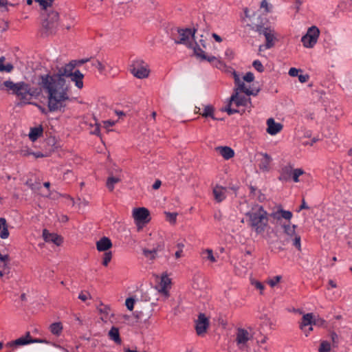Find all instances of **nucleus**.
Here are the masks:
<instances>
[{
  "mask_svg": "<svg viewBox=\"0 0 352 352\" xmlns=\"http://www.w3.org/2000/svg\"><path fill=\"white\" fill-rule=\"evenodd\" d=\"M206 37L195 33L188 47L192 50L194 55L200 61H207L214 65L216 67L221 65L222 63L218 57L208 54L206 52Z\"/></svg>",
  "mask_w": 352,
  "mask_h": 352,
  "instance_id": "nucleus-3",
  "label": "nucleus"
},
{
  "mask_svg": "<svg viewBox=\"0 0 352 352\" xmlns=\"http://www.w3.org/2000/svg\"><path fill=\"white\" fill-rule=\"evenodd\" d=\"M227 189L221 186H215L213 188L212 193L214 198L217 202H221L226 197Z\"/></svg>",
  "mask_w": 352,
  "mask_h": 352,
  "instance_id": "nucleus-25",
  "label": "nucleus"
},
{
  "mask_svg": "<svg viewBox=\"0 0 352 352\" xmlns=\"http://www.w3.org/2000/svg\"><path fill=\"white\" fill-rule=\"evenodd\" d=\"M164 214L166 217V220L169 222L170 224L175 225L177 221V212H164Z\"/></svg>",
  "mask_w": 352,
  "mask_h": 352,
  "instance_id": "nucleus-39",
  "label": "nucleus"
},
{
  "mask_svg": "<svg viewBox=\"0 0 352 352\" xmlns=\"http://www.w3.org/2000/svg\"><path fill=\"white\" fill-rule=\"evenodd\" d=\"M111 247V241L106 236L102 237L96 242V248L99 252H108Z\"/></svg>",
  "mask_w": 352,
  "mask_h": 352,
  "instance_id": "nucleus-24",
  "label": "nucleus"
},
{
  "mask_svg": "<svg viewBox=\"0 0 352 352\" xmlns=\"http://www.w3.org/2000/svg\"><path fill=\"white\" fill-rule=\"evenodd\" d=\"M121 181L120 177L110 176L108 177L107 181V187L110 191H113L114 189V185Z\"/></svg>",
  "mask_w": 352,
  "mask_h": 352,
  "instance_id": "nucleus-34",
  "label": "nucleus"
},
{
  "mask_svg": "<svg viewBox=\"0 0 352 352\" xmlns=\"http://www.w3.org/2000/svg\"><path fill=\"white\" fill-rule=\"evenodd\" d=\"M43 237L45 242L53 243L56 245H60L63 242V238L56 233L50 232L47 230H43Z\"/></svg>",
  "mask_w": 352,
  "mask_h": 352,
  "instance_id": "nucleus-22",
  "label": "nucleus"
},
{
  "mask_svg": "<svg viewBox=\"0 0 352 352\" xmlns=\"http://www.w3.org/2000/svg\"><path fill=\"white\" fill-rule=\"evenodd\" d=\"M248 225L258 234L264 232L268 222L267 213L259 205L254 206L246 213Z\"/></svg>",
  "mask_w": 352,
  "mask_h": 352,
  "instance_id": "nucleus-4",
  "label": "nucleus"
},
{
  "mask_svg": "<svg viewBox=\"0 0 352 352\" xmlns=\"http://www.w3.org/2000/svg\"><path fill=\"white\" fill-rule=\"evenodd\" d=\"M98 312L100 315V318L104 322H112V318L114 316L113 312L111 311V307L103 303H100L97 307Z\"/></svg>",
  "mask_w": 352,
  "mask_h": 352,
  "instance_id": "nucleus-17",
  "label": "nucleus"
},
{
  "mask_svg": "<svg viewBox=\"0 0 352 352\" xmlns=\"http://www.w3.org/2000/svg\"><path fill=\"white\" fill-rule=\"evenodd\" d=\"M131 74L139 79L146 78L150 75L148 65L142 60H135L131 66Z\"/></svg>",
  "mask_w": 352,
  "mask_h": 352,
  "instance_id": "nucleus-12",
  "label": "nucleus"
},
{
  "mask_svg": "<svg viewBox=\"0 0 352 352\" xmlns=\"http://www.w3.org/2000/svg\"><path fill=\"white\" fill-rule=\"evenodd\" d=\"M320 30L316 26H311L307 30L305 35L301 38V42L306 48H312L317 43Z\"/></svg>",
  "mask_w": 352,
  "mask_h": 352,
  "instance_id": "nucleus-14",
  "label": "nucleus"
},
{
  "mask_svg": "<svg viewBox=\"0 0 352 352\" xmlns=\"http://www.w3.org/2000/svg\"><path fill=\"white\" fill-rule=\"evenodd\" d=\"M266 132L270 135H276L283 129L280 122H276L273 118H270L266 121Z\"/></svg>",
  "mask_w": 352,
  "mask_h": 352,
  "instance_id": "nucleus-20",
  "label": "nucleus"
},
{
  "mask_svg": "<svg viewBox=\"0 0 352 352\" xmlns=\"http://www.w3.org/2000/svg\"><path fill=\"white\" fill-rule=\"evenodd\" d=\"M32 337L30 332H26L24 336H21L18 339L9 342L6 344V347L12 348L14 350L16 347L32 344Z\"/></svg>",
  "mask_w": 352,
  "mask_h": 352,
  "instance_id": "nucleus-19",
  "label": "nucleus"
},
{
  "mask_svg": "<svg viewBox=\"0 0 352 352\" xmlns=\"http://www.w3.org/2000/svg\"><path fill=\"white\" fill-rule=\"evenodd\" d=\"M112 258V253L110 251L105 252L102 256V265L107 266Z\"/></svg>",
  "mask_w": 352,
  "mask_h": 352,
  "instance_id": "nucleus-44",
  "label": "nucleus"
},
{
  "mask_svg": "<svg viewBox=\"0 0 352 352\" xmlns=\"http://www.w3.org/2000/svg\"><path fill=\"white\" fill-rule=\"evenodd\" d=\"M299 70L296 68L292 67L289 70V75L291 76H298Z\"/></svg>",
  "mask_w": 352,
  "mask_h": 352,
  "instance_id": "nucleus-54",
  "label": "nucleus"
},
{
  "mask_svg": "<svg viewBox=\"0 0 352 352\" xmlns=\"http://www.w3.org/2000/svg\"><path fill=\"white\" fill-rule=\"evenodd\" d=\"M248 96L245 94L244 95L243 92L234 89V93L231 96L224 111L229 115L239 112V107H247L250 103V98Z\"/></svg>",
  "mask_w": 352,
  "mask_h": 352,
  "instance_id": "nucleus-6",
  "label": "nucleus"
},
{
  "mask_svg": "<svg viewBox=\"0 0 352 352\" xmlns=\"http://www.w3.org/2000/svg\"><path fill=\"white\" fill-rule=\"evenodd\" d=\"M308 79V76L306 75H299L298 80L300 82H305Z\"/></svg>",
  "mask_w": 352,
  "mask_h": 352,
  "instance_id": "nucleus-59",
  "label": "nucleus"
},
{
  "mask_svg": "<svg viewBox=\"0 0 352 352\" xmlns=\"http://www.w3.org/2000/svg\"><path fill=\"white\" fill-rule=\"evenodd\" d=\"M115 124L116 122L111 120H106L103 122V126L107 130H109V128L115 125Z\"/></svg>",
  "mask_w": 352,
  "mask_h": 352,
  "instance_id": "nucleus-51",
  "label": "nucleus"
},
{
  "mask_svg": "<svg viewBox=\"0 0 352 352\" xmlns=\"http://www.w3.org/2000/svg\"><path fill=\"white\" fill-rule=\"evenodd\" d=\"M331 345L328 341H322L318 349V352H331Z\"/></svg>",
  "mask_w": 352,
  "mask_h": 352,
  "instance_id": "nucleus-41",
  "label": "nucleus"
},
{
  "mask_svg": "<svg viewBox=\"0 0 352 352\" xmlns=\"http://www.w3.org/2000/svg\"><path fill=\"white\" fill-rule=\"evenodd\" d=\"M43 133V129L41 126L32 128L29 133V138L32 141L36 140Z\"/></svg>",
  "mask_w": 352,
  "mask_h": 352,
  "instance_id": "nucleus-31",
  "label": "nucleus"
},
{
  "mask_svg": "<svg viewBox=\"0 0 352 352\" xmlns=\"http://www.w3.org/2000/svg\"><path fill=\"white\" fill-rule=\"evenodd\" d=\"M214 109L210 105H205L204 106L203 111L200 113V114L203 117H211L212 119L215 120V118L213 115Z\"/></svg>",
  "mask_w": 352,
  "mask_h": 352,
  "instance_id": "nucleus-35",
  "label": "nucleus"
},
{
  "mask_svg": "<svg viewBox=\"0 0 352 352\" xmlns=\"http://www.w3.org/2000/svg\"><path fill=\"white\" fill-rule=\"evenodd\" d=\"M0 263H10L9 255L0 253Z\"/></svg>",
  "mask_w": 352,
  "mask_h": 352,
  "instance_id": "nucleus-52",
  "label": "nucleus"
},
{
  "mask_svg": "<svg viewBox=\"0 0 352 352\" xmlns=\"http://www.w3.org/2000/svg\"><path fill=\"white\" fill-rule=\"evenodd\" d=\"M328 284H329V287H327L328 289H329L331 288H336L337 287L336 282L333 281V280H329L328 282Z\"/></svg>",
  "mask_w": 352,
  "mask_h": 352,
  "instance_id": "nucleus-58",
  "label": "nucleus"
},
{
  "mask_svg": "<svg viewBox=\"0 0 352 352\" xmlns=\"http://www.w3.org/2000/svg\"><path fill=\"white\" fill-rule=\"evenodd\" d=\"M261 8L263 10V12L268 13L272 12V6L267 0H263L261 3Z\"/></svg>",
  "mask_w": 352,
  "mask_h": 352,
  "instance_id": "nucleus-45",
  "label": "nucleus"
},
{
  "mask_svg": "<svg viewBox=\"0 0 352 352\" xmlns=\"http://www.w3.org/2000/svg\"><path fill=\"white\" fill-rule=\"evenodd\" d=\"M309 207L306 204L305 201L304 199H302V204L301 206H300V208L297 210L298 212H300L301 210L302 209H307Z\"/></svg>",
  "mask_w": 352,
  "mask_h": 352,
  "instance_id": "nucleus-61",
  "label": "nucleus"
},
{
  "mask_svg": "<svg viewBox=\"0 0 352 352\" xmlns=\"http://www.w3.org/2000/svg\"><path fill=\"white\" fill-rule=\"evenodd\" d=\"M258 155L260 157L258 160L260 170L263 173L269 172L271 169L272 157L266 153H259Z\"/></svg>",
  "mask_w": 352,
  "mask_h": 352,
  "instance_id": "nucleus-18",
  "label": "nucleus"
},
{
  "mask_svg": "<svg viewBox=\"0 0 352 352\" xmlns=\"http://www.w3.org/2000/svg\"><path fill=\"white\" fill-rule=\"evenodd\" d=\"M268 338L265 335H261L260 338H256V343L258 346L263 348L265 351H267V347L263 345L266 343Z\"/></svg>",
  "mask_w": 352,
  "mask_h": 352,
  "instance_id": "nucleus-43",
  "label": "nucleus"
},
{
  "mask_svg": "<svg viewBox=\"0 0 352 352\" xmlns=\"http://www.w3.org/2000/svg\"><path fill=\"white\" fill-rule=\"evenodd\" d=\"M88 61V59H82L79 61H74L76 63V65L83 64Z\"/></svg>",
  "mask_w": 352,
  "mask_h": 352,
  "instance_id": "nucleus-64",
  "label": "nucleus"
},
{
  "mask_svg": "<svg viewBox=\"0 0 352 352\" xmlns=\"http://www.w3.org/2000/svg\"><path fill=\"white\" fill-rule=\"evenodd\" d=\"M7 90L12 91L21 103L23 104H32V100L38 99L45 90L38 84L39 87H32L23 81L14 82L12 80H6L3 82Z\"/></svg>",
  "mask_w": 352,
  "mask_h": 352,
  "instance_id": "nucleus-2",
  "label": "nucleus"
},
{
  "mask_svg": "<svg viewBox=\"0 0 352 352\" xmlns=\"http://www.w3.org/2000/svg\"><path fill=\"white\" fill-rule=\"evenodd\" d=\"M314 322V315L312 313L305 314L302 316L299 327L305 336H308L313 331Z\"/></svg>",
  "mask_w": 352,
  "mask_h": 352,
  "instance_id": "nucleus-16",
  "label": "nucleus"
},
{
  "mask_svg": "<svg viewBox=\"0 0 352 352\" xmlns=\"http://www.w3.org/2000/svg\"><path fill=\"white\" fill-rule=\"evenodd\" d=\"M171 285L172 281L167 272L162 273L155 287L162 300H166L169 298Z\"/></svg>",
  "mask_w": 352,
  "mask_h": 352,
  "instance_id": "nucleus-11",
  "label": "nucleus"
},
{
  "mask_svg": "<svg viewBox=\"0 0 352 352\" xmlns=\"http://www.w3.org/2000/svg\"><path fill=\"white\" fill-rule=\"evenodd\" d=\"M161 186V182L160 180H157L153 185V189H158Z\"/></svg>",
  "mask_w": 352,
  "mask_h": 352,
  "instance_id": "nucleus-62",
  "label": "nucleus"
},
{
  "mask_svg": "<svg viewBox=\"0 0 352 352\" xmlns=\"http://www.w3.org/2000/svg\"><path fill=\"white\" fill-rule=\"evenodd\" d=\"M135 299L133 298H128L126 299L125 305L129 311H132L134 308Z\"/></svg>",
  "mask_w": 352,
  "mask_h": 352,
  "instance_id": "nucleus-47",
  "label": "nucleus"
},
{
  "mask_svg": "<svg viewBox=\"0 0 352 352\" xmlns=\"http://www.w3.org/2000/svg\"><path fill=\"white\" fill-rule=\"evenodd\" d=\"M92 65L96 67L100 74H103L106 69V65L98 60L92 61Z\"/></svg>",
  "mask_w": 352,
  "mask_h": 352,
  "instance_id": "nucleus-42",
  "label": "nucleus"
},
{
  "mask_svg": "<svg viewBox=\"0 0 352 352\" xmlns=\"http://www.w3.org/2000/svg\"><path fill=\"white\" fill-rule=\"evenodd\" d=\"M108 336L109 338L113 340L117 344L121 343L120 337L119 329L117 327H113L109 331Z\"/></svg>",
  "mask_w": 352,
  "mask_h": 352,
  "instance_id": "nucleus-29",
  "label": "nucleus"
},
{
  "mask_svg": "<svg viewBox=\"0 0 352 352\" xmlns=\"http://www.w3.org/2000/svg\"><path fill=\"white\" fill-rule=\"evenodd\" d=\"M272 216L274 219L277 220H280L281 218L287 221V222H290L291 219L293 217L292 212L289 210H285L283 208H278L276 212L272 214Z\"/></svg>",
  "mask_w": 352,
  "mask_h": 352,
  "instance_id": "nucleus-26",
  "label": "nucleus"
},
{
  "mask_svg": "<svg viewBox=\"0 0 352 352\" xmlns=\"http://www.w3.org/2000/svg\"><path fill=\"white\" fill-rule=\"evenodd\" d=\"M51 333L56 336H59L63 331V325L60 322H54L50 326Z\"/></svg>",
  "mask_w": 352,
  "mask_h": 352,
  "instance_id": "nucleus-33",
  "label": "nucleus"
},
{
  "mask_svg": "<svg viewBox=\"0 0 352 352\" xmlns=\"http://www.w3.org/2000/svg\"><path fill=\"white\" fill-rule=\"evenodd\" d=\"M32 343H45V344L49 343L48 341H47L46 340H43V339H32Z\"/></svg>",
  "mask_w": 352,
  "mask_h": 352,
  "instance_id": "nucleus-57",
  "label": "nucleus"
},
{
  "mask_svg": "<svg viewBox=\"0 0 352 352\" xmlns=\"http://www.w3.org/2000/svg\"><path fill=\"white\" fill-rule=\"evenodd\" d=\"M195 34V31L192 29H179L177 33L173 34V37L176 43L184 44L188 47Z\"/></svg>",
  "mask_w": 352,
  "mask_h": 352,
  "instance_id": "nucleus-15",
  "label": "nucleus"
},
{
  "mask_svg": "<svg viewBox=\"0 0 352 352\" xmlns=\"http://www.w3.org/2000/svg\"><path fill=\"white\" fill-rule=\"evenodd\" d=\"M11 6L8 0H0V12H6L8 11V7Z\"/></svg>",
  "mask_w": 352,
  "mask_h": 352,
  "instance_id": "nucleus-46",
  "label": "nucleus"
},
{
  "mask_svg": "<svg viewBox=\"0 0 352 352\" xmlns=\"http://www.w3.org/2000/svg\"><path fill=\"white\" fill-rule=\"evenodd\" d=\"M209 325V322L206 316L203 314L199 315L198 319L196 321V331L199 336L204 335Z\"/></svg>",
  "mask_w": 352,
  "mask_h": 352,
  "instance_id": "nucleus-21",
  "label": "nucleus"
},
{
  "mask_svg": "<svg viewBox=\"0 0 352 352\" xmlns=\"http://www.w3.org/2000/svg\"><path fill=\"white\" fill-rule=\"evenodd\" d=\"M203 258L210 263H215L217 261V256L214 254L211 249H206L201 252Z\"/></svg>",
  "mask_w": 352,
  "mask_h": 352,
  "instance_id": "nucleus-32",
  "label": "nucleus"
},
{
  "mask_svg": "<svg viewBox=\"0 0 352 352\" xmlns=\"http://www.w3.org/2000/svg\"><path fill=\"white\" fill-rule=\"evenodd\" d=\"M183 248L184 245H182V248L175 252V256L176 258H179L183 256Z\"/></svg>",
  "mask_w": 352,
  "mask_h": 352,
  "instance_id": "nucleus-55",
  "label": "nucleus"
},
{
  "mask_svg": "<svg viewBox=\"0 0 352 352\" xmlns=\"http://www.w3.org/2000/svg\"><path fill=\"white\" fill-rule=\"evenodd\" d=\"M163 249L162 244H157L156 247L150 250L148 248H144L142 250L143 255L148 260L153 261L157 257L158 252Z\"/></svg>",
  "mask_w": 352,
  "mask_h": 352,
  "instance_id": "nucleus-23",
  "label": "nucleus"
},
{
  "mask_svg": "<svg viewBox=\"0 0 352 352\" xmlns=\"http://www.w3.org/2000/svg\"><path fill=\"white\" fill-rule=\"evenodd\" d=\"M38 108L39 109V110L44 114H46L47 113V110L45 108L43 107L41 105H38V104H36Z\"/></svg>",
  "mask_w": 352,
  "mask_h": 352,
  "instance_id": "nucleus-63",
  "label": "nucleus"
},
{
  "mask_svg": "<svg viewBox=\"0 0 352 352\" xmlns=\"http://www.w3.org/2000/svg\"><path fill=\"white\" fill-rule=\"evenodd\" d=\"M256 31L259 34H262L265 38V49H270L274 46L277 41V34L275 30L270 27H257Z\"/></svg>",
  "mask_w": 352,
  "mask_h": 352,
  "instance_id": "nucleus-13",
  "label": "nucleus"
},
{
  "mask_svg": "<svg viewBox=\"0 0 352 352\" xmlns=\"http://www.w3.org/2000/svg\"><path fill=\"white\" fill-rule=\"evenodd\" d=\"M234 80V89L243 92L247 96H256L259 92V88L254 82V76L252 72H248L243 76H240L236 72L233 73Z\"/></svg>",
  "mask_w": 352,
  "mask_h": 352,
  "instance_id": "nucleus-5",
  "label": "nucleus"
},
{
  "mask_svg": "<svg viewBox=\"0 0 352 352\" xmlns=\"http://www.w3.org/2000/svg\"><path fill=\"white\" fill-rule=\"evenodd\" d=\"M9 236V232L6 224V221L3 218H0V237L7 239Z\"/></svg>",
  "mask_w": 352,
  "mask_h": 352,
  "instance_id": "nucleus-30",
  "label": "nucleus"
},
{
  "mask_svg": "<svg viewBox=\"0 0 352 352\" xmlns=\"http://www.w3.org/2000/svg\"><path fill=\"white\" fill-rule=\"evenodd\" d=\"M10 272L9 263H0V277L7 276Z\"/></svg>",
  "mask_w": 352,
  "mask_h": 352,
  "instance_id": "nucleus-37",
  "label": "nucleus"
},
{
  "mask_svg": "<svg viewBox=\"0 0 352 352\" xmlns=\"http://www.w3.org/2000/svg\"><path fill=\"white\" fill-rule=\"evenodd\" d=\"M314 322H315L314 323V325H318V326H322L325 323V321L323 319H322L320 318H316L315 316H314Z\"/></svg>",
  "mask_w": 352,
  "mask_h": 352,
  "instance_id": "nucleus-53",
  "label": "nucleus"
},
{
  "mask_svg": "<svg viewBox=\"0 0 352 352\" xmlns=\"http://www.w3.org/2000/svg\"><path fill=\"white\" fill-rule=\"evenodd\" d=\"M91 133L100 135V124L98 123H95L93 126V129L91 131Z\"/></svg>",
  "mask_w": 352,
  "mask_h": 352,
  "instance_id": "nucleus-50",
  "label": "nucleus"
},
{
  "mask_svg": "<svg viewBox=\"0 0 352 352\" xmlns=\"http://www.w3.org/2000/svg\"><path fill=\"white\" fill-rule=\"evenodd\" d=\"M282 280V276L278 275L270 277L266 280V283L271 287H276Z\"/></svg>",
  "mask_w": 352,
  "mask_h": 352,
  "instance_id": "nucleus-38",
  "label": "nucleus"
},
{
  "mask_svg": "<svg viewBox=\"0 0 352 352\" xmlns=\"http://www.w3.org/2000/svg\"><path fill=\"white\" fill-rule=\"evenodd\" d=\"M42 28L48 34H52L57 26V22L59 18L58 13L54 9L49 11L41 12Z\"/></svg>",
  "mask_w": 352,
  "mask_h": 352,
  "instance_id": "nucleus-9",
  "label": "nucleus"
},
{
  "mask_svg": "<svg viewBox=\"0 0 352 352\" xmlns=\"http://www.w3.org/2000/svg\"><path fill=\"white\" fill-rule=\"evenodd\" d=\"M250 284L254 286L256 289H258L261 294L263 293L265 286L260 281L256 280L255 278H250Z\"/></svg>",
  "mask_w": 352,
  "mask_h": 352,
  "instance_id": "nucleus-40",
  "label": "nucleus"
},
{
  "mask_svg": "<svg viewBox=\"0 0 352 352\" xmlns=\"http://www.w3.org/2000/svg\"><path fill=\"white\" fill-rule=\"evenodd\" d=\"M47 196L52 199H56L58 197V193L49 190V193Z\"/></svg>",
  "mask_w": 352,
  "mask_h": 352,
  "instance_id": "nucleus-56",
  "label": "nucleus"
},
{
  "mask_svg": "<svg viewBox=\"0 0 352 352\" xmlns=\"http://www.w3.org/2000/svg\"><path fill=\"white\" fill-rule=\"evenodd\" d=\"M253 67L256 70H257L259 72H263L264 71V67L263 66L261 61L256 60L252 63Z\"/></svg>",
  "mask_w": 352,
  "mask_h": 352,
  "instance_id": "nucleus-48",
  "label": "nucleus"
},
{
  "mask_svg": "<svg viewBox=\"0 0 352 352\" xmlns=\"http://www.w3.org/2000/svg\"><path fill=\"white\" fill-rule=\"evenodd\" d=\"M212 36L218 43H221L222 41V38H221V36L217 34L216 33H212Z\"/></svg>",
  "mask_w": 352,
  "mask_h": 352,
  "instance_id": "nucleus-60",
  "label": "nucleus"
},
{
  "mask_svg": "<svg viewBox=\"0 0 352 352\" xmlns=\"http://www.w3.org/2000/svg\"><path fill=\"white\" fill-rule=\"evenodd\" d=\"M216 150L225 160H230L234 155V150L229 146H219Z\"/></svg>",
  "mask_w": 352,
  "mask_h": 352,
  "instance_id": "nucleus-27",
  "label": "nucleus"
},
{
  "mask_svg": "<svg viewBox=\"0 0 352 352\" xmlns=\"http://www.w3.org/2000/svg\"><path fill=\"white\" fill-rule=\"evenodd\" d=\"M305 172L302 168H295L290 170L289 175L292 176L294 182H299V177L302 175Z\"/></svg>",
  "mask_w": 352,
  "mask_h": 352,
  "instance_id": "nucleus-36",
  "label": "nucleus"
},
{
  "mask_svg": "<svg viewBox=\"0 0 352 352\" xmlns=\"http://www.w3.org/2000/svg\"><path fill=\"white\" fill-rule=\"evenodd\" d=\"M90 298H91V296H90L89 294L87 292H80L78 295V298L80 300H81L82 301H85Z\"/></svg>",
  "mask_w": 352,
  "mask_h": 352,
  "instance_id": "nucleus-49",
  "label": "nucleus"
},
{
  "mask_svg": "<svg viewBox=\"0 0 352 352\" xmlns=\"http://www.w3.org/2000/svg\"><path fill=\"white\" fill-rule=\"evenodd\" d=\"M131 217L138 230L151 221L150 211L144 207L133 208L131 210Z\"/></svg>",
  "mask_w": 352,
  "mask_h": 352,
  "instance_id": "nucleus-10",
  "label": "nucleus"
},
{
  "mask_svg": "<svg viewBox=\"0 0 352 352\" xmlns=\"http://www.w3.org/2000/svg\"><path fill=\"white\" fill-rule=\"evenodd\" d=\"M253 338V332L251 328L236 329L234 335V342L237 348L243 351L249 349V342Z\"/></svg>",
  "mask_w": 352,
  "mask_h": 352,
  "instance_id": "nucleus-8",
  "label": "nucleus"
},
{
  "mask_svg": "<svg viewBox=\"0 0 352 352\" xmlns=\"http://www.w3.org/2000/svg\"><path fill=\"white\" fill-rule=\"evenodd\" d=\"M282 234L285 241L287 243L292 242L298 250H301V238L296 232L297 226L292 224L291 222L280 223Z\"/></svg>",
  "mask_w": 352,
  "mask_h": 352,
  "instance_id": "nucleus-7",
  "label": "nucleus"
},
{
  "mask_svg": "<svg viewBox=\"0 0 352 352\" xmlns=\"http://www.w3.org/2000/svg\"><path fill=\"white\" fill-rule=\"evenodd\" d=\"M76 63L70 62L60 67L56 72H50L38 76V85L47 96V109L50 112H63L70 101V81L78 89L83 87L84 75L79 70H74Z\"/></svg>",
  "mask_w": 352,
  "mask_h": 352,
  "instance_id": "nucleus-1",
  "label": "nucleus"
},
{
  "mask_svg": "<svg viewBox=\"0 0 352 352\" xmlns=\"http://www.w3.org/2000/svg\"><path fill=\"white\" fill-rule=\"evenodd\" d=\"M14 69L13 65L6 61L4 56L0 57V72L11 73Z\"/></svg>",
  "mask_w": 352,
  "mask_h": 352,
  "instance_id": "nucleus-28",
  "label": "nucleus"
}]
</instances>
